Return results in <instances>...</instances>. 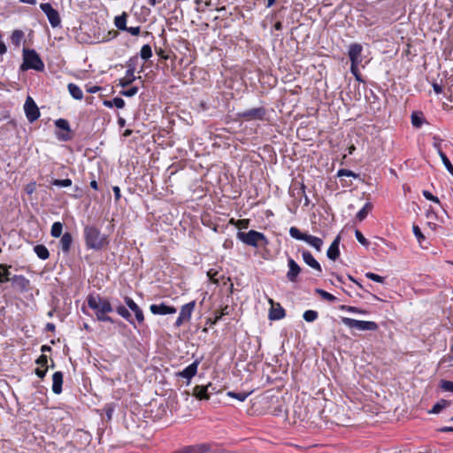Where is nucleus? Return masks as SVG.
Masks as SVG:
<instances>
[{"label": "nucleus", "instance_id": "nucleus-1", "mask_svg": "<svg viewBox=\"0 0 453 453\" xmlns=\"http://www.w3.org/2000/svg\"><path fill=\"white\" fill-rule=\"evenodd\" d=\"M87 303L88 306L95 311L97 320L111 323L115 322L107 315V313L113 311V308L108 299L102 298L99 295H89L87 298Z\"/></svg>", "mask_w": 453, "mask_h": 453}, {"label": "nucleus", "instance_id": "nucleus-2", "mask_svg": "<svg viewBox=\"0 0 453 453\" xmlns=\"http://www.w3.org/2000/svg\"><path fill=\"white\" fill-rule=\"evenodd\" d=\"M84 239L86 247L95 250H100L109 244L107 235L92 225L84 227Z\"/></svg>", "mask_w": 453, "mask_h": 453}, {"label": "nucleus", "instance_id": "nucleus-3", "mask_svg": "<svg viewBox=\"0 0 453 453\" xmlns=\"http://www.w3.org/2000/svg\"><path fill=\"white\" fill-rule=\"evenodd\" d=\"M28 69L42 72L44 70V63L35 50L24 48L23 63L21 64L19 70L25 72Z\"/></svg>", "mask_w": 453, "mask_h": 453}, {"label": "nucleus", "instance_id": "nucleus-4", "mask_svg": "<svg viewBox=\"0 0 453 453\" xmlns=\"http://www.w3.org/2000/svg\"><path fill=\"white\" fill-rule=\"evenodd\" d=\"M237 238L246 245L255 248H257L260 245L265 246L269 242L263 233L257 232L256 230H250L247 233L238 231Z\"/></svg>", "mask_w": 453, "mask_h": 453}, {"label": "nucleus", "instance_id": "nucleus-5", "mask_svg": "<svg viewBox=\"0 0 453 453\" xmlns=\"http://www.w3.org/2000/svg\"><path fill=\"white\" fill-rule=\"evenodd\" d=\"M289 234L292 238L303 241L313 247L317 251H321L323 246V240L319 237L313 236L305 233H302L297 227L291 226Z\"/></svg>", "mask_w": 453, "mask_h": 453}, {"label": "nucleus", "instance_id": "nucleus-6", "mask_svg": "<svg viewBox=\"0 0 453 453\" xmlns=\"http://www.w3.org/2000/svg\"><path fill=\"white\" fill-rule=\"evenodd\" d=\"M342 323L349 328H357L362 331H376L379 326L374 321L357 320L350 318H342Z\"/></svg>", "mask_w": 453, "mask_h": 453}, {"label": "nucleus", "instance_id": "nucleus-7", "mask_svg": "<svg viewBox=\"0 0 453 453\" xmlns=\"http://www.w3.org/2000/svg\"><path fill=\"white\" fill-rule=\"evenodd\" d=\"M266 112V109L261 106L238 112L237 116L246 121L264 120L265 119Z\"/></svg>", "mask_w": 453, "mask_h": 453}, {"label": "nucleus", "instance_id": "nucleus-8", "mask_svg": "<svg viewBox=\"0 0 453 453\" xmlns=\"http://www.w3.org/2000/svg\"><path fill=\"white\" fill-rule=\"evenodd\" d=\"M219 392L220 389L212 383H209L206 386L197 385L193 389V395L199 400H208L211 395Z\"/></svg>", "mask_w": 453, "mask_h": 453}, {"label": "nucleus", "instance_id": "nucleus-9", "mask_svg": "<svg viewBox=\"0 0 453 453\" xmlns=\"http://www.w3.org/2000/svg\"><path fill=\"white\" fill-rule=\"evenodd\" d=\"M41 10L47 16L52 27H58L61 24V18L58 12L52 7L50 3H42L40 4Z\"/></svg>", "mask_w": 453, "mask_h": 453}, {"label": "nucleus", "instance_id": "nucleus-10", "mask_svg": "<svg viewBox=\"0 0 453 453\" xmlns=\"http://www.w3.org/2000/svg\"><path fill=\"white\" fill-rule=\"evenodd\" d=\"M55 126L63 132H57L56 136L59 141L68 142L73 139V132L69 122L65 119H58L55 121Z\"/></svg>", "mask_w": 453, "mask_h": 453}, {"label": "nucleus", "instance_id": "nucleus-11", "mask_svg": "<svg viewBox=\"0 0 453 453\" xmlns=\"http://www.w3.org/2000/svg\"><path fill=\"white\" fill-rule=\"evenodd\" d=\"M195 307H196V301H191V302L184 304L180 308V312L174 323V326L176 327H180L184 322H188L191 319V315L195 310Z\"/></svg>", "mask_w": 453, "mask_h": 453}, {"label": "nucleus", "instance_id": "nucleus-12", "mask_svg": "<svg viewBox=\"0 0 453 453\" xmlns=\"http://www.w3.org/2000/svg\"><path fill=\"white\" fill-rule=\"evenodd\" d=\"M24 110L26 117L30 123H33L34 121L39 119V108L37 107L36 104L31 96H27L24 104Z\"/></svg>", "mask_w": 453, "mask_h": 453}, {"label": "nucleus", "instance_id": "nucleus-13", "mask_svg": "<svg viewBox=\"0 0 453 453\" xmlns=\"http://www.w3.org/2000/svg\"><path fill=\"white\" fill-rule=\"evenodd\" d=\"M211 447L208 443H200L196 445L185 446L173 453H208Z\"/></svg>", "mask_w": 453, "mask_h": 453}, {"label": "nucleus", "instance_id": "nucleus-14", "mask_svg": "<svg viewBox=\"0 0 453 453\" xmlns=\"http://www.w3.org/2000/svg\"><path fill=\"white\" fill-rule=\"evenodd\" d=\"M288 271L287 273V279L292 282V283H296L297 282L298 280V275L300 274V273L302 272V269L301 267L299 266V265L291 257H288Z\"/></svg>", "mask_w": 453, "mask_h": 453}, {"label": "nucleus", "instance_id": "nucleus-15", "mask_svg": "<svg viewBox=\"0 0 453 453\" xmlns=\"http://www.w3.org/2000/svg\"><path fill=\"white\" fill-rule=\"evenodd\" d=\"M271 309L269 310L268 318L270 320H279L286 316V311L279 303H274L273 299H269Z\"/></svg>", "mask_w": 453, "mask_h": 453}, {"label": "nucleus", "instance_id": "nucleus-16", "mask_svg": "<svg viewBox=\"0 0 453 453\" xmlns=\"http://www.w3.org/2000/svg\"><path fill=\"white\" fill-rule=\"evenodd\" d=\"M150 310L154 315L174 314L177 311L175 307L167 305L165 303H161L159 304H151L150 306Z\"/></svg>", "mask_w": 453, "mask_h": 453}, {"label": "nucleus", "instance_id": "nucleus-17", "mask_svg": "<svg viewBox=\"0 0 453 453\" xmlns=\"http://www.w3.org/2000/svg\"><path fill=\"white\" fill-rule=\"evenodd\" d=\"M363 47L359 43H352L349 48V58L353 65H358L361 62V53Z\"/></svg>", "mask_w": 453, "mask_h": 453}, {"label": "nucleus", "instance_id": "nucleus-18", "mask_svg": "<svg viewBox=\"0 0 453 453\" xmlns=\"http://www.w3.org/2000/svg\"><path fill=\"white\" fill-rule=\"evenodd\" d=\"M199 364L200 360H195L181 372H178V376L185 378L189 381L196 374Z\"/></svg>", "mask_w": 453, "mask_h": 453}, {"label": "nucleus", "instance_id": "nucleus-19", "mask_svg": "<svg viewBox=\"0 0 453 453\" xmlns=\"http://www.w3.org/2000/svg\"><path fill=\"white\" fill-rule=\"evenodd\" d=\"M301 252L303 259L307 265L318 271L319 273L322 272L320 264L314 258L309 250H303Z\"/></svg>", "mask_w": 453, "mask_h": 453}, {"label": "nucleus", "instance_id": "nucleus-20", "mask_svg": "<svg viewBox=\"0 0 453 453\" xmlns=\"http://www.w3.org/2000/svg\"><path fill=\"white\" fill-rule=\"evenodd\" d=\"M125 303L128 308L134 312L135 318L139 323L144 321V316L142 309L134 302V300L128 296L125 298Z\"/></svg>", "mask_w": 453, "mask_h": 453}, {"label": "nucleus", "instance_id": "nucleus-21", "mask_svg": "<svg viewBox=\"0 0 453 453\" xmlns=\"http://www.w3.org/2000/svg\"><path fill=\"white\" fill-rule=\"evenodd\" d=\"M340 240H341L340 235H337L336 238L331 243L329 249L327 250L326 256L331 260L334 261L340 256V250H339Z\"/></svg>", "mask_w": 453, "mask_h": 453}, {"label": "nucleus", "instance_id": "nucleus-22", "mask_svg": "<svg viewBox=\"0 0 453 453\" xmlns=\"http://www.w3.org/2000/svg\"><path fill=\"white\" fill-rule=\"evenodd\" d=\"M63 377L62 372H56L52 375V391L56 395L62 392Z\"/></svg>", "mask_w": 453, "mask_h": 453}, {"label": "nucleus", "instance_id": "nucleus-23", "mask_svg": "<svg viewBox=\"0 0 453 453\" xmlns=\"http://www.w3.org/2000/svg\"><path fill=\"white\" fill-rule=\"evenodd\" d=\"M73 243V235L69 232H65L60 239V246L64 253L67 254L70 251Z\"/></svg>", "mask_w": 453, "mask_h": 453}, {"label": "nucleus", "instance_id": "nucleus-24", "mask_svg": "<svg viewBox=\"0 0 453 453\" xmlns=\"http://www.w3.org/2000/svg\"><path fill=\"white\" fill-rule=\"evenodd\" d=\"M11 281L21 290H27L29 285V280L23 275H14Z\"/></svg>", "mask_w": 453, "mask_h": 453}, {"label": "nucleus", "instance_id": "nucleus-25", "mask_svg": "<svg viewBox=\"0 0 453 453\" xmlns=\"http://www.w3.org/2000/svg\"><path fill=\"white\" fill-rule=\"evenodd\" d=\"M70 95L76 100H81L83 98L82 90L74 83H69L67 86Z\"/></svg>", "mask_w": 453, "mask_h": 453}, {"label": "nucleus", "instance_id": "nucleus-26", "mask_svg": "<svg viewBox=\"0 0 453 453\" xmlns=\"http://www.w3.org/2000/svg\"><path fill=\"white\" fill-rule=\"evenodd\" d=\"M11 268V265L0 264V282L5 283L12 280V278H10L11 273L9 272V269Z\"/></svg>", "mask_w": 453, "mask_h": 453}, {"label": "nucleus", "instance_id": "nucleus-27", "mask_svg": "<svg viewBox=\"0 0 453 453\" xmlns=\"http://www.w3.org/2000/svg\"><path fill=\"white\" fill-rule=\"evenodd\" d=\"M34 251L37 255V257L42 260H46L50 257V252L46 246L42 244H38L34 247Z\"/></svg>", "mask_w": 453, "mask_h": 453}, {"label": "nucleus", "instance_id": "nucleus-28", "mask_svg": "<svg viewBox=\"0 0 453 453\" xmlns=\"http://www.w3.org/2000/svg\"><path fill=\"white\" fill-rule=\"evenodd\" d=\"M127 14L126 12L115 17L114 24L119 30L125 31V29H127Z\"/></svg>", "mask_w": 453, "mask_h": 453}, {"label": "nucleus", "instance_id": "nucleus-29", "mask_svg": "<svg viewBox=\"0 0 453 453\" xmlns=\"http://www.w3.org/2000/svg\"><path fill=\"white\" fill-rule=\"evenodd\" d=\"M450 402L445 399H441L439 402H437L432 408L431 411H429V413L433 414H438L440 413L443 409L449 406Z\"/></svg>", "mask_w": 453, "mask_h": 453}, {"label": "nucleus", "instance_id": "nucleus-30", "mask_svg": "<svg viewBox=\"0 0 453 453\" xmlns=\"http://www.w3.org/2000/svg\"><path fill=\"white\" fill-rule=\"evenodd\" d=\"M138 64V57L134 56L129 58V60L127 62V72L129 76L132 75V73L134 74L136 71V66Z\"/></svg>", "mask_w": 453, "mask_h": 453}, {"label": "nucleus", "instance_id": "nucleus-31", "mask_svg": "<svg viewBox=\"0 0 453 453\" xmlns=\"http://www.w3.org/2000/svg\"><path fill=\"white\" fill-rule=\"evenodd\" d=\"M372 204L371 203H366L364 207L357 213V219L359 220V221H363L366 216L368 215V213L372 211Z\"/></svg>", "mask_w": 453, "mask_h": 453}, {"label": "nucleus", "instance_id": "nucleus-32", "mask_svg": "<svg viewBox=\"0 0 453 453\" xmlns=\"http://www.w3.org/2000/svg\"><path fill=\"white\" fill-rule=\"evenodd\" d=\"M23 37H24V33L22 30H18V29L14 30L11 36L12 43L16 47H19L20 42L23 39Z\"/></svg>", "mask_w": 453, "mask_h": 453}, {"label": "nucleus", "instance_id": "nucleus-33", "mask_svg": "<svg viewBox=\"0 0 453 453\" xmlns=\"http://www.w3.org/2000/svg\"><path fill=\"white\" fill-rule=\"evenodd\" d=\"M439 156H440L444 166L446 167V169L453 176V165L450 163L448 157L446 156V154L441 150H439Z\"/></svg>", "mask_w": 453, "mask_h": 453}, {"label": "nucleus", "instance_id": "nucleus-34", "mask_svg": "<svg viewBox=\"0 0 453 453\" xmlns=\"http://www.w3.org/2000/svg\"><path fill=\"white\" fill-rule=\"evenodd\" d=\"M136 79L137 78L134 73H132V75L129 76L127 74V72L126 71V76L119 80V85L122 88H126V87L131 85Z\"/></svg>", "mask_w": 453, "mask_h": 453}, {"label": "nucleus", "instance_id": "nucleus-35", "mask_svg": "<svg viewBox=\"0 0 453 453\" xmlns=\"http://www.w3.org/2000/svg\"><path fill=\"white\" fill-rule=\"evenodd\" d=\"M63 224L61 222L53 223L50 230L51 236L58 238L62 234Z\"/></svg>", "mask_w": 453, "mask_h": 453}, {"label": "nucleus", "instance_id": "nucleus-36", "mask_svg": "<svg viewBox=\"0 0 453 453\" xmlns=\"http://www.w3.org/2000/svg\"><path fill=\"white\" fill-rule=\"evenodd\" d=\"M117 312L122 318L127 319L128 322H130L131 324H134V321L132 319V316H131L130 312L128 311V310L125 306L119 305V307H117Z\"/></svg>", "mask_w": 453, "mask_h": 453}, {"label": "nucleus", "instance_id": "nucleus-37", "mask_svg": "<svg viewBox=\"0 0 453 453\" xmlns=\"http://www.w3.org/2000/svg\"><path fill=\"white\" fill-rule=\"evenodd\" d=\"M315 292L317 294H319L320 296V297L322 299L326 300V301H328V302H331V303H334V302L336 301V297L334 295L325 291L324 289L316 288Z\"/></svg>", "mask_w": 453, "mask_h": 453}, {"label": "nucleus", "instance_id": "nucleus-38", "mask_svg": "<svg viewBox=\"0 0 453 453\" xmlns=\"http://www.w3.org/2000/svg\"><path fill=\"white\" fill-rule=\"evenodd\" d=\"M152 56V50H151V47L149 45V44H145L142 47L141 50H140V57L147 61L148 59H150Z\"/></svg>", "mask_w": 453, "mask_h": 453}, {"label": "nucleus", "instance_id": "nucleus-39", "mask_svg": "<svg viewBox=\"0 0 453 453\" xmlns=\"http://www.w3.org/2000/svg\"><path fill=\"white\" fill-rule=\"evenodd\" d=\"M424 121L425 119L422 116V113L418 114L416 112H413L411 114V124L413 127L419 128L424 123Z\"/></svg>", "mask_w": 453, "mask_h": 453}, {"label": "nucleus", "instance_id": "nucleus-40", "mask_svg": "<svg viewBox=\"0 0 453 453\" xmlns=\"http://www.w3.org/2000/svg\"><path fill=\"white\" fill-rule=\"evenodd\" d=\"M339 308L342 311H346L352 312V313H358V314H367L368 313L367 311L362 310V309L355 307V306H349V305L342 304Z\"/></svg>", "mask_w": 453, "mask_h": 453}, {"label": "nucleus", "instance_id": "nucleus-41", "mask_svg": "<svg viewBox=\"0 0 453 453\" xmlns=\"http://www.w3.org/2000/svg\"><path fill=\"white\" fill-rule=\"evenodd\" d=\"M319 317V313L313 310H308L303 312V318L306 322H313Z\"/></svg>", "mask_w": 453, "mask_h": 453}, {"label": "nucleus", "instance_id": "nucleus-42", "mask_svg": "<svg viewBox=\"0 0 453 453\" xmlns=\"http://www.w3.org/2000/svg\"><path fill=\"white\" fill-rule=\"evenodd\" d=\"M226 395L232 398L237 399L240 402H243L250 395V393H246V392L236 393L234 391H229L226 393Z\"/></svg>", "mask_w": 453, "mask_h": 453}, {"label": "nucleus", "instance_id": "nucleus-43", "mask_svg": "<svg viewBox=\"0 0 453 453\" xmlns=\"http://www.w3.org/2000/svg\"><path fill=\"white\" fill-rule=\"evenodd\" d=\"M51 184L57 187H70L72 185V180L71 179H64V180H58L55 179L51 181Z\"/></svg>", "mask_w": 453, "mask_h": 453}, {"label": "nucleus", "instance_id": "nucleus-44", "mask_svg": "<svg viewBox=\"0 0 453 453\" xmlns=\"http://www.w3.org/2000/svg\"><path fill=\"white\" fill-rule=\"evenodd\" d=\"M412 231H413V234L416 236L418 242H419V244H421L426 240V237L422 234L419 226L417 225H413Z\"/></svg>", "mask_w": 453, "mask_h": 453}, {"label": "nucleus", "instance_id": "nucleus-45", "mask_svg": "<svg viewBox=\"0 0 453 453\" xmlns=\"http://www.w3.org/2000/svg\"><path fill=\"white\" fill-rule=\"evenodd\" d=\"M229 314V307L226 305L224 308L221 309V311H217L215 312V319L213 321V324L217 323L219 319H222L223 316Z\"/></svg>", "mask_w": 453, "mask_h": 453}, {"label": "nucleus", "instance_id": "nucleus-46", "mask_svg": "<svg viewBox=\"0 0 453 453\" xmlns=\"http://www.w3.org/2000/svg\"><path fill=\"white\" fill-rule=\"evenodd\" d=\"M365 277L371 280H373L375 282L379 283H384L385 278L382 276H380L374 273L368 272L365 273Z\"/></svg>", "mask_w": 453, "mask_h": 453}, {"label": "nucleus", "instance_id": "nucleus-47", "mask_svg": "<svg viewBox=\"0 0 453 453\" xmlns=\"http://www.w3.org/2000/svg\"><path fill=\"white\" fill-rule=\"evenodd\" d=\"M137 92H138V88L134 86V87H131L128 89L120 91V95L124 96H127V97H132L134 95H136Z\"/></svg>", "mask_w": 453, "mask_h": 453}, {"label": "nucleus", "instance_id": "nucleus-48", "mask_svg": "<svg viewBox=\"0 0 453 453\" xmlns=\"http://www.w3.org/2000/svg\"><path fill=\"white\" fill-rule=\"evenodd\" d=\"M441 388L444 391L453 392V381L441 380Z\"/></svg>", "mask_w": 453, "mask_h": 453}, {"label": "nucleus", "instance_id": "nucleus-49", "mask_svg": "<svg viewBox=\"0 0 453 453\" xmlns=\"http://www.w3.org/2000/svg\"><path fill=\"white\" fill-rule=\"evenodd\" d=\"M355 235L357 240L364 246L367 247L370 242L367 241V239L363 235V234L359 230L355 231Z\"/></svg>", "mask_w": 453, "mask_h": 453}, {"label": "nucleus", "instance_id": "nucleus-50", "mask_svg": "<svg viewBox=\"0 0 453 453\" xmlns=\"http://www.w3.org/2000/svg\"><path fill=\"white\" fill-rule=\"evenodd\" d=\"M35 363L42 367L46 368L48 366V357L46 355L42 354L35 361Z\"/></svg>", "mask_w": 453, "mask_h": 453}, {"label": "nucleus", "instance_id": "nucleus-51", "mask_svg": "<svg viewBox=\"0 0 453 453\" xmlns=\"http://www.w3.org/2000/svg\"><path fill=\"white\" fill-rule=\"evenodd\" d=\"M337 176L339 177H342V176H351V177H357V175L350 170H348V169H340L337 173Z\"/></svg>", "mask_w": 453, "mask_h": 453}, {"label": "nucleus", "instance_id": "nucleus-52", "mask_svg": "<svg viewBox=\"0 0 453 453\" xmlns=\"http://www.w3.org/2000/svg\"><path fill=\"white\" fill-rule=\"evenodd\" d=\"M113 106L117 107L118 109H122L125 106V101L121 97H114L112 99Z\"/></svg>", "mask_w": 453, "mask_h": 453}, {"label": "nucleus", "instance_id": "nucleus-53", "mask_svg": "<svg viewBox=\"0 0 453 453\" xmlns=\"http://www.w3.org/2000/svg\"><path fill=\"white\" fill-rule=\"evenodd\" d=\"M423 196L427 199V200H430V201H433L434 203H440L439 199L437 196H434L431 192L427 191V190H424L423 191Z\"/></svg>", "mask_w": 453, "mask_h": 453}, {"label": "nucleus", "instance_id": "nucleus-54", "mask_svg": "<svg viewBox=\"0 0 453 453\" xmlns=\"http://www.w3.org/2000/svg\"><path fill=\"white\" fill-rule=\"evenodd\" d=\"M357 65H353V63H351V65H350V71H351L352 74L356 77V79L357 81H362L361 80V75H360V73L358 72Z\"/></svg>", "mask_w": 453, "mask_h": 453}, {"label": "nucleus", "instance_id": "nucleus-55", "mask_svg": "<svg viewBox=\"0 0 453 453\" xmlns=\"http://www.w3.org/2000/svg\"><path fill=\"white\" fill-rule=\"evenodd\" d=\"M48 368H49V366H46V368L43 367V369L38 367L35 370V373L40 379H43L47 373Z\"/></svg>", "mask_w": 453, "mask_h": 453}, {"label": "nucleus", "instance_id": "nucleus-56", "mask_svg": "<svg viewBox=\"0 0 453 453\" xmlns=\"http://www.w3.org/2000/svg\"><path fill=\"white\" fill-rule=\"evenodd\" d=\"M125 31L128 32L132 35H138L140 34L141 28L140 27H127Z\"/></svg>", "mask_w": 453, "mask_h": 453}, {"label": "nucleus", "instance_id": "nucleus-57", "mask_svg": "<svg viewBox=\"0 0 453 453\" xmlns=\"http://www.w3.org/2000/svg\"><path fill=\"white\" fill-rule=\"evenodd\" d=\"M305 188H306L305 185L303 183H302L301 191H302L303 196H304V205L307 206L310 203V199L308 198V196L305 194Z\"/></svg>", "mask_w": 453, "mask_h": 453}, {"label": "nucleus", "instance_id": "nucleus-58", "mask_svg": "<svg viewBox=\"0 0 453 453\" xmlns=\"http://www.w3.org/2000/svg\"><path fill=\"white\" fill-rule=\"evenodd\" d=\"M155 50H156V53L158 55L159 58H161L163 59H168V55H166L161 48H159V49L156 48Z\"/></svg>", "mask_w": 453, "mask_h": 453}, {"label": "nucleus", "instance_id": "nucleus-59", "mask_svg": "<svg viewBox=\"0 0 453 453\" xmlns=\"http://www.w3.org/2000/svg\"><path fill=\"white\" fill-rule=\"evenodd\" d=\"M114 197L116 201H119L120 199V188L118 186H114L112 188Z\"/></svg>", "mask_w": 453, "mask_h": 453}, {"label": "nucleus", "instance_id": "nucleus-60", "mask_svg": "<svg viewBox=\"0 0 453 453\" xmlns=\"http://www.w3.org/2000/svg\"><path fill=\"white\" fill-rule=\"evenodd\" d=\"M104 411H105V414H106V416H107V418H108V419H111V416H112V412H113V411H114L113 407H111V406H106V407L104 408Z\"/></svg>", "mask_w": 453, "mask_h": 453}, {"label": "nucleus", "instance_id": "nucleus-61", "mask_svg": "<svg viewBox=\"0 0 453 453\" xmlns=\"http://www.w3.org/2000/svg\"><path fill=\"white\" fill-rule=\"evenodd\" d=\"M432 86H433L434 91L436 94H441L442 92V87L441 85H439L438 83L434 82Z\"/></svg>", "mask_w": 453, "mask_h": 453}, {"label": "nucleus", "instance_id": "nucleus-62", "mask_svg": "<svg viewBox=\"0 0 453 453\" xmlns=\"http://www.w3.org/2000/svg\"><path fill=\"white\" fill-rule=\"evenodd\" d=\"M100 89H101V88L99 86H92V87L87 88L86 90H87V92H88L90 94H94V93L98 92Z\"/></svg>", "mask_w": 453, "mask_h": 453}, {"label": "nucleus", "instance_id": "nucleus-63", "mask_svg": "<svg viewBox=\"0 0 453 453\" xmlns=\"http://www.w3.org/2000/svg\"><path fill=\"white\" fill-rule=\"evenodd\" d=\"M434 147L436 148L437 151L439 152V150H441V139L434 136Z\"/></svg>", "mask_w": 453, "mask_h": 453}, {"label": "nucleus", "instance_id": "nucleus-64", "mask_svg": "<svg viewBox=\"0 0 453 453\" xmlns=\"http://www.w3.org/2000/svg\"><path fill=\"white\" fill-rule=\"evenodd\" d=\"M438 431L441 433L453 432V426H443L438 429Z\"/></svg>", "mask_w": 453, "mask_h": 453}]
</instances>
